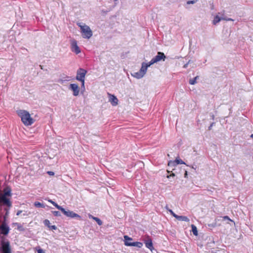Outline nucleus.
<instances>
[{"instance_id":"obj_1","label":"nucleus","mask_w":253,"mask_h":253,"mask_svg":"<svg viewBox=\"0 0 253 253\" xmlns=\"http://www.w3.org/2000/svg\"><path fill=\"white\" fill-rule=\"evenodd\" d=\"M18 115L21 118V121L25 126H31L34 123L33 118L28 112L24 110L17 111Z\"/></svg>"},{"instance_id":"obj_2","label":"nucleus","mask_w":253,"mask_h":253,"mask_svg":"<svg viewBox=\"0 0 253 253\" xmlns=\"http://www.w3.org/2000/svg\"><path fill=\"white\" fill-rule=\"evenodd\" d=\"M77 25L80 28L83 38L89 39L92 37V32L88 26L83 23H78Z\"/></svg>"},{"instance_id":"obj_3","label":"nucleus","mask_w":253,"mask_h":253,"mask_svg":"<svg viewBox=\"0 0 253 253\" xmlns=\"http://www.w3.org/2000/svg\"><path fill=\"white\" fill-rule=\"evenodd\" d=\"M87 73V71L83 68H79L77 71V75L76 79L81 82L82 85L81 87L84 90L85 89L84 84H85V77Z\"/></svg>"},{"instance_id":"obj_4","label":"nucleus","mask_w":253,"mask_h":253,"mask_svg":"<svg viewBox=\"0 0 253 253\" xmlns=\"http://www.w3.org/2000/svg\"><path fill=\"white\" fill-rule=\"evenodd\" d=\"M11 192L10 190H4L3 194H0V208H1V204L10 208L11 204L6 196H10Z\"/></svg>"},{"instance_id":"obj_5","label":"nucleus","mask_w":253,"mask_h":253,"mask_svg":"<svg viewBox=\"0 0 253 253\" xmlns=\"http://www.w3.org/2000/svg\"><path fill=\"white\" fill-rule=\"evenodd\" d=\"M0 251L1 253H12L9 242L2 241Z\"/></svg>"},{"instance_id":"obj_6","label":"nucleus","mask_w":253,"mask_h":253,"mask_svg":"<svg viewBox=\"0 0 253 253\" xmlns=\"http://www.w3.org/2000/svg\"><path fill=\"white\" fill-rule=\"evenodd\" d=\"M71 49L72 51L76 54L81 52V49L78 45L77 42L74 39L71 40Z\"/></svg>"},{"instance_id":"obj_7","label":"nucleus","mask_w":253,"mask_h":253,"mask_svg":"<svg viewBox=\"0 0 253 253\" xmlns=\"http://www.w3.org/2000/svg\"><path fill=\"white\" fill-rule=\"evenodd\" d=\"M69 89L72 91L73 95L77 96L79 94L80 87L77 84H71L69 85Z\"/></svg>"},{"instance_id":"obj_8","label":"nucleus","mask_w":253,"mask_h":253,"mask_svg":"<svg viewBox=\"0 0 253 253\" xmlns=\"http://www.w3.org/2000/svg\"><path fill=\"white\" fill-rule=\"evenodd\" d=\"M67 217H71V218H75L77 217L79 219L81 218V216L79 214L75 213L73 211H71L69 210L66 211L64 208H62L61 211Z\"/></svg>"},{"instance_id":"obj_9","label":"nucleus","mask_w":253,"mask_h":253,"mask_svg":"<svg viewBox=\"0 0 253 253\" xmlns=\"http://www.w3.org/2000/svg\"><path fill=\"white\" fill-rule=\"evenodd\" d=\"M224 15V11L218 12L216 15L214 17V18L212 21V23L214 25H216L221 20L223 19V16Z\"/></svg>"},{"instance_id":"obj_10","label":"nucleus","mask_w":253,"mask_h":253,"mask_svg":"<svg viewBox=\"0 0 253 253\" xmlns=\"http://www.w3.org/2000/svg\"><path fill=\"white\" fill-rule=\"evenodd\" d=\"M108 95L109 97V102L113 106H116L118 104V99L114 95L108 93Z\"/></svg>"},{"instance_id":"obj_11","label":"nucleus","mask_w":253,"mask_h":253,"mask_svg":"<svg viewBox=\"0 0 253 253\" xmlns=\"http://www.w3.org/2000/svg\"><path fill=\"white\" fill-rule=\"evenodd\" d=\"M166 57L164 53L161 52H158L157 55L156 56H155L153 58L155 61L156 63H157L161 61V60L164 61L165 60Z\"/></svg>"},{"instance_id":"obj_12","label":"nucleus","mask_w":253,"mask_h":253,"mask_svg":"<svg viewBox=\"0 0 253 253\" xmlns=\"http://www.w3.org/2000/svg\"><path fill=\"white\" fill-rule=\"evenodd\" d=\"M1 233L3 235H7L9 232V227L6 224L2 223L0 226Z\"/></svg>"},{"instance_id":"obj_13","label":"nucleus","mask_w":253,"mask_h":253,"mask_svg":"<svg viewBox=\"0 0 253 253\" xmlns=\"http://www.w3.org/2000/svg\"><path fill=\"white\" fill-rule=\"evenodd\" d=\"M144 243L145 246L151 251L154 249L152 241L150 238H148L147 240H145Z\"/></svg>"},{"instance_id":"obj_14","label":"nucleus","mask_w":253,"mask_h":253,"mask_svg":"<svg viewBox=\"0 0 253 253\" xmlns=\"http://www.w3.org/2000/svg\"><path fill=\"white\" fill-rule=\"evenodd\" d=\"M126 246H133L137 247L139 248H141L143 246V244L141 242H135L133 243H128L127 242L126 243Z\"/></svg>"},{"instance_id":"obj_15","label":"nucleus","mask_w":253,"mask_h":253,"mask_svg":"<svg viewBox=\"0 0 253 253\" xmlns=\"http://www.w3.org/2000/svg\"><path fill=\"white\" fill-rule=\"evenodd\" d=\"M131 75L133 77H134L136 79H141L144 76V75L141 72H140V71H139L138 72H134V73H131Z\"/></svg>"},{"instance_id":"obj_16","label":"nucleus","mask_w":253,"mask_h":253,"mask_svg":"<svg viewBox=\"0 0 253 253\" xmlns=\"http://www.w3.org/2000/svg\"><path fill=\"white\" fill-rule=\"evenodd\" d=\"M147 68L148 67L146 66V63L142 62L141 64V68L139 71L145 75L147 72Z\"/></svg>"},{"instance_id":"obj_17","label":"nucleus","mask_w":253,"mask_h":253,"mask_svg":"<svg viewBox=\"0 0 253 253\" xmlns=\"http://www.w3.org/2000/svg\"><path fill=\"white\" fill-rule=\"evenodd\" d=\"M88 216L89 218L94 220L99 225L102 224V221L99 218L94 217L90 214H88Z\"/></svg>"},{"instance_id":"obj_18","label":"nucleus","mask_w":253,"mask_h":253,"mask_svg":"<svg viewBox=\"0 0 253 253\" xmlns=\"http://www.w3.org/2000/svg\"><path fill=\"white\" fill-rule=\"evenodd\" d=\"M175 218L180 221H184L186 222H189L190 221L189 219L186 216H180L177 215Z\"/></svg>"},{"instance_id":"obj_19","label":"nucleus","mask_w":253,"mask_h":253,"mask_svg":"<svg viewBox=\"0 0 253 253\" xmlns=\"http://www.w3.org/2000/svg\"><path fill=\"white\" fill-rule=\"evenodd\" d=\"M71 80V77L69 76H65L64 77H63L61 79H60L58 81V82L60 84H63L65 82L70 81Z\"/></svg>"},{"instance_id":"obj_20","label":"nucleus","mask_w":253,"mask_h":253,"mask_svg":"<svg viewBox=\"0 0 253 253\" xmlns=\"http://www.w3.org/2000/svg\"><path fill=\"white\" fill-rule=\"evenodd\" d=\"M132 240V239L130 237H129L128 236H127V235L124 236V244L125 246H126V243L127 242L128 243H133L132 242H131Z\"/></svg>"},{"instance_id":"obj_21","label":"nucleus","mask_w":253,"mask_h":253,"mask_svg":"<svg viewBox=\"0 0 253 253\" xmlns=\"http://www.w3.org/2000/svg\"><path fill=\"white\" fill-rule=\"evenodd\" d=\"M191 227H192V231L193 234L195 236L198 235V230H197V227H196V226L192 224L191 225Z\"/></svg>"},{"instance_id":"obj_22","label":"nucleus","mask_w":253,"mask_h":253,"mask_svg":"<svg viewBox=\"0 0 253 253\" xmlns=\"http://www.w3.org/2000/svg\"><path fill=\"white\" fill-rule=\"evenodd\" d=\"M34 205L35 207L38 208H44L45 207L44 205L42 203H40L39 202H36L34 203Z\"/></svg>"},{"instance_id":"obj_23","label":"nucleus","mask_w":253,"mask_h":253,"mask_svg":"<svg viewBox=\"0 0 253 253\" xmlns=\"http://www.w3.org/2000/svg\"><path fill=\"white\" fill-rule=\"evenodd\" d=\"M199 78V77L198 76H196V77H195L194 78L192 79H190L189 80V84H192V85H193V84H195L196 83H197V80Z\"/></svg>"},{"instance_id":"obj_24","label":"nucleus","mask_w":253,"mask_h":253,"mask_svg":"<svg viewBox=\"0 0 253 253\" xmlns=\"http://www.w3.org/2000/svg\"><path fill=\"white\" fill-rule=\"evenodd\" d=\"M48 202L52 203L57 209L60 211H61V209L63 208L62 207L58 205L56 203L52 201V200H48Z\"/></svg>"},{"instance_id":"obj_25","label":"nucleus","mask_w":253,"mask_h":253,"mask_svg":"<svg viewBox=\"0 0 253 253\" xmlns=\"http://www.w3.org/2000/svg\"><path fill=\"white\" fill-rule=\"evenodd\" d=\"M175 162L176 165L178 164H185V163L181 159L178 158H176L175 160Z\"/></svg>"},{"instance_id":"obj_26","label":"nucleus","mask_w":253,"mask_h":253,"mask_svg":"<svg viewBox=\"0 0 253 253\" xmlns=\"http://www.w3.org/2000/svg\"><path fill=\"white\" fill-rule=\"evenodd\" d=\"M155 63H156V62L154 60V58H153L150 62H149L148 63H146V66H147V67H149L151 65H153V64H154Z\"/></svg>"},{"instance_id":"obj_27","label":"nucleus","mask_w":253,"mask_h":253,"mask_svg":"<svg viewBox=\"0 0 253 253\" xmlns=\"http://www.w3.org/2000/svg\"><path fill=\"white\" fill-rule=\"evenodd\" d=\"M222 218H223V220H228L229 221H231V222H233L234 224H235L234 221L233 220H232V219H231L229 217V216H228L227 215L223 216Z\"/></svg>"},{"instance_id":"obj_28","label":"nucleus","mask_w":253,"mask_h":253,"mask_svg":"<svg viewBox=\"0 0 253 253\" xmlns=\"http://www.w3.org/2000/svg\"><path fill=\"white\" fill-rule=\"evenodd\" d=\"M176 165V164H175V160L174 161H170L169 162V163H168L169 166L174 167Z\"/></svg>"},{"instance_id":"obj_29","label":"nucleus","mask_w":253,"mask_h":253,"mask_svg":"<svg viewBox=\"0 0 253 253\" xmlns=\"http://www.w3.org/2000/svg\"><path fill=\"white\" fill-rule=\"evenodd\" d=\"M8 208H5L4 209V211H5V214L4 216V219H5L7 217L8 215V210H9V208L8 207H7Z\"/></svg>"},{"instance_id":"obj_30","label":"nucleus","mask_w":253,"mask_h":253,"mask_svg":"<svg viewBox=\"0 0 253 253\" xmlns=\"http://www.w3.org/2000/svg\"><path fill=\"white\" fill-rule=\"evenodd\" d=\"M170 213L175 218H176L177 214H176L171 210H168Z\"/></svg>"},{"instance_id":"obj_31","label":"nucleus","mask_w":253,"mask_h":253,"mask_svg":"<svg viewBox=\"0 0 253 253\" xmlns=\"http://www.w3.org/2000/svg\"><path fill=\"white\" fill-rule=\"evenodd\" d=\"M197 0H189L187 1V4H194Z\"/></svg>"},{"instance_id":"obj_32","label":"nucleus","mask_w":253,"mask_h":253,"mask_svg":"<svg viewBox=\"0 0 253 253\" xmlns=\"http://www.w3.org/2000/svg\"><path fill=\"white\" fill-rule=\"evenodd\" d=\"M53 213L55 216H60V213L58 211H53Z\"/></svg>"},{"instance_id":"obj_33","label":"nucleus","mask_w":253,"mask_h":253,"mask_svg":"<svg viewBox=\"0 0 253 253\" xmlns=\"http://www.w3.org/2000/svg\"><path fill=\"white\" fill-rule=\"evenodd\" d=\"M222 20H226V21H234V20L232 18H226L225 17H224V15L223 16V19Z\"/></svg>"},{"instance_id":"obj_34","label":"nucleus","mask_w":253,"mask_h":253,"mask_svg":"<svg viewBox=\"0 0 253 253\" xmlns=\"http://www.w3.org/2000/svg\"><path fill=\"white\" fill-rule=\"evenodd\" d=\"M48 228L50 229H56V226H55V225H52V226H49L48 225Z\"/></svg>"},{"instance_id":"obj_35","label":"nucleus","mask_w":253,"mask_h":253,"mask_svg":"<svg viewBox=\"0 0 253 253\" xmlns=\"http://www.w3.org/2000/svg\"><path fill=\"white\" fill-rule=\"evenodd\" d=\"M37 252L38 253H44L43 250L40 248L37 250Z\"/></svg>"},{"instance_id":"obj_36","label":"nucleus","mask_w":253,"mask_h":253,"mask_svg":"<svg viewBox=\"0 0 253 253\" xmlns=\"http://www.w3.org/2000/svg\"><path fill=\"white\" fill-rule=\"evenodd\" d=\"M175 176V174H174V173H171V174H170L169 175H168V176H167V177H168V178H169L170 177H171V176Z\"/></svg>"},{"instance_id":"obj_37","label":"nucleus","mask_w":253,"mask_h":253,"mask_svg":"<svg viewBox=\"0 0 253 253\" xmlns=\"http://www.w3.org/2000/svg\"><path fill=\"white\" fill-rule=\"evenodd\" d=\"M54 172H52V171H48V175H54Z\"/></svg>"},{"instance_id":"obj_38","label":"nucleus","mask_w":253,"mask_h":253,"mask_svg":"<svg viewBox=\"0 0 253 253\" xmlns=\"http://www.w3.org/2000/svg\"><path fill=\"white\" fill-rule=\"evenodd\" d=\"M21 212H22L21 211H17V212L16 213V215H19Z\"/></svg>"},{"instance_id":"obj_39","label":"nucleus","mask_w":253,"mask_h":253,"mask_svg":"<svg viewBox=\"0 0 253 253\" xmlns=\"http://www.w3.org/2000/svg\"><path fill=\"white\" fill-rule=\"evenodd\" d=\"M44 223L45 225L47 226V219H45L44 220Z\"/></svg>"},{"instance_id":"obj_40","label":"nucleus","mask_w":253,"mask_h":253,"mask_svg":"<svg viewBox=\"0 0 253 253\" xmlns=\"http://www.w3.org/2000/svg\"><path fill=\"white\" fill-rule=\"evenodd\" d=\"M189 62H190V61L188 62V63L185 64L183 66V68H187V66H188V63H189Z\"/></svg>"},{"instance_id":"obj_41","label":"nucleus","mask_w":253,"mask_h":253,"mask_svg":"<svg viewBox=\"0 0 253 253\" xmlns=\"http://www.w3.org/2000/svg\"><path fill=\"white\" fill-rule=\"evenodd\" d=\"M213 125V123H212V124L211 125V126H209V130L211 129V127H212V126Z\"/></svg>"},{"instance_id":"obj_42","label":"nucleus","mask_w":253,"mask_h":253,"mask_svg":"<svg viewBox=\"0 0 253 253\" xmlns=\"http://www.w3.org/2000/svg\"><path fill=\"white\" fill-rule=\"evenodd\" d=\"M187 176V171H185V174H184V177H186Z\"/></svg>"},{"instance_id":"obj_43","label":"nucleus","mask_w":253,"mask_h":253,"mask_svg":"<svg viewBox=\"0 0 253 253\" xmlns=\"http://www.w3.org/2000/svg\"><path fill=\"white\" fill-rule=\"evenodd\" d=\"M250 137H251V138L253 139V133L251 135Z\"/></svg>"},{"instance_id":"obj_44","label":"nucleus","mask_w":253,"mask_h":253,"mask_svg":"<svg viewBox=\"0 0 253 253\" xmlns=\"http://www.w3.org/2000/svg\"><path fill=\"white\" fill-rule=\"evenodd\" d=\"M166 209L168 211V210H169V209L168 208V206H167L166 207Z\"/></svg>"},{"instance_id":"obj_45","label":"nucleus","mask_w":253,"mask_h":253,"mask_svg":"<svg viewBox=\"0 0 253 253\" xmlns=\"http://www.w3.org/2000/svg\"><path fill=\"white\" fill-rule=\"evenodd\" d=\"M191 168L194 169H195V168L193 167V166H192Z\"/></svg>"},{"instance_id":"obj_46","label":"nucleus","mask_w":253,"mask_h":253,"mask_svg":"<svg viewBox=\"0 0 253 253\" xmlns=\"http://www.w3.org/2000/svg\"><path fill=\"white\" fill-rule=\"evenodd\" d=\"M213 227H215L216 226L215 224H214V225H212Z\"/></svg>"},{"instance_id":"obj_47","label":"nucleus","mask_w":253,"mask_h":253,"mask_svg":"<svg viewBox=\"0 0 253 253\" xmlns=\"http://www.w3.org/2000/svg\"><path fill=\"white\" fill-rule=\"evenodd\" d=\"M114 1H117L118 0H114Z\"/></svg>"}]
</instances>
